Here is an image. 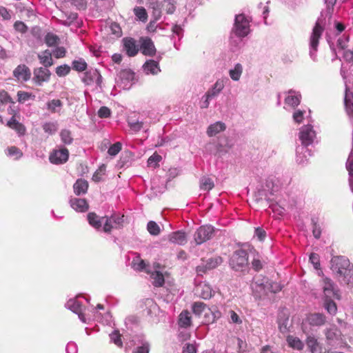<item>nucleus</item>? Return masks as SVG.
Masks as SVG:
<instances>
[{"mask_svg":"<svg viewBox=\"0 0 353 353\" xmlns=\"http://www.w3.org/2000/svg\"><path fill=\"white\" fill-rule=\"evenodd\" d=\"M331 269L333 272L346 284L353 283V265L345 256H334L331 259Z\"/></svg>","mask_w":353,"mask_h":353,"instance_id":"1","label":"nucleus"},{"mask_svg":"<svg viewBox=\"0 0 353 353\" xmlns=\"http://www.w3.org/2000/svg\"><path fill=\"white\" fill-rule=\"evenodd\" d=\"M248 256L243 249L234 251L230 259V266L236 272H244L248 270Z\"/></svg>","mask_w":353,"mask_h":353,"instance_id":"2","label":"nucleus"},{"mask_svg":"<svg viewBox=\"0 0 353 353\" xmlns=\"http://www.w3.org/2000/svg\"><path fill=\"white\" fill-rule=\"evenodd\" d=\"M233 32L239 37H244L250 32V21L244 14L236 16Z\"/></svg>","mask_w":353,"mask_h":353,"instance_id":"3","label":"nucleus"},{"mask_svg":"<svg viewBox=\"0 0 353 353\" xmlns=\"http://www.w3.org/2000/svg\"><path fill=\"white\" fill-rule=\"evenodd\" d=\"M323 28L321 26V20L318 19L313 28L310 41V55L312 59H315V52L317 51L319 40L322 34Z\"/></svg>","mask_w":353,"mask_h":353,"instance_id":"4","label":"nucleus"},{"mask_svg":"<svg viewBox=\"0 0 353 353\" xmlns=\"http://www.w3.org/2000/svg\"><path fill=\"white\" fill-rule=\"evenodd\" d=\"M134 80V73L131 70H121L117 78V85L123 89L128 90L133 84Z\"/></svg>","mask_w":353,"mask_h":353,"instance_id":"5","label":"nucleus"},{"mask_svg":"<svg viewBox=\"0 0 353 353\" xmlns=\"http://www.w3.org/2000/svg\"><path fill=\"white\" fill-rule=\"evenodd\" d=\"M214 228L211 225H202L197 229L194 234V239L197 245H200L211 239Z\"/></svg>","mask_w":353,"mask_h":353,"instance_id":"6","label":"nucleus"},{"mask_svg":"<svg viewBox=\"0 0 353 353\" xmlns=\"http://www.w3.org/2000/svg\"><path fill=\"white\" fill-rule=\"evenodd\" d=\"M315 138L316 133L311 125H306L301 128L299 132V139L304 147H307L312 144Z\"/></svg>","mask_w":353,"mask_h":353,"instance_id":"7","label":"nucleus"},{"mask_svg":"<svg viewBox=\"0 0 353 353\" xmlns=\"http://www.w3.org/2000/svg\"><path fill=\"white\" fill-rule=\"evenodd\" d=\"M102 219H105L103 227V232L109 233L114 228H119L123 223V216L114 214L111 216H104Z\"/></svg>","mask_w":353,"mask_h":353,"instance_id":"8","label":"nucleus"},{"mask_svg":"<svg viewBox=\"0 0 353 353\" xmlns=\"http://www.w3.org/2000/svg\"><path fill=\"white\" fill-rule=\"evenodd\" d=\"M69 157V151L65 148H60L54 149L51 152L49 157L50 161L53 164H63L65 163Z\"/></svg>","mask_w":353,"mask_h":353,"instance_id":"9","label":"nucleus"},{"mask_svg":"<svg viewBox=\"0 0 353 353\" xmlns=\"http://www.w3.org/2000/svg\"><path fill=\"white\" fill-rule=\"evenodd\" d=\"M268 279L265 277H255L251 285L253 292L256 296L261 297L267 294Z\"/></svg>","mask_w":353,"mask_h":353,"instance_id":"10","label":"nucleus"},{"mask_svg":"<svg viewBox=\"0 0 353 353\" xmlns=\"http://www.w3.org/2000/svg\"><path fill=\"white\" fill-rule=\"evenodd\" d=\"M82 81L88 85L96 83L97 86H101L102 83V77L97 70H90L83 74Z\"/></svg>","mask_w":353,"mask_h":353,"instance_id":"11","label":"nucleus"},{"mask_svg":"<svg viewBox=\"0 0 353 353\" xmlns=\"http://www.w3.org/2000/svg\"><path fill=\"white\" fill-rule=\"evenodd\" d=\"M322 288L325 298L339 299V295L334 283L329 278L322 279Z\"/></svg>","mask_w":353,"mask_h":353,"instance_id":"12","label":"nucleus"},{"mask_svg":"<svg viewBox=\"0 0 353 353\" xmlns=\"http://www.w3.org/2000/svg\"><path fill=\"white\" fill-rule=\"evenodd\" d=\"M33 81L37 85H41L43 83L48 82L50 79L51 72L47 68H37L33 72Z\"/></svg>","mask_w":353,"mask_h":353,"instance_id":"13","label":"nucleus"},{"mask_svg":"<svg viewBox=\"0 0 353 353\" xmlns=\"http://www.w3.org/2000/svg\"><path fill=\"white\" fill-rule=\"evenodd\" d=\"M223 259L221 256H215L208 259L205 263L197 266L196 272L199 274L204 273L207 270L216 268L221 264Z\"/></svg>","mask_w":353,"mask_h":353,"instance_id":"14","label":"nucleus"},{"mask_svg":"<svg viewBox=\"0 0 353 353\" xmlns=\"http://www.w3.org/2000/svg\"><path fill=\"white\" fill-rule=\"evenodd\" d=\"M13 76L19 81H27L30 79L31 77L30 70L24 64L19 65L14 70Z\"/></svg>","mask_w":353,"mask_h":353,"instance_id":"15","label":"nucleus"},{"mask_svg":"<svg viewBox=\"0 0 353 353\" xmlns=\"http://www.w3.org/2000/svg\"><path fill=\"white\" fill-rule=\"evenodd\" d=\"M305 344L311 353H323L322 345L314 335L307 334Z\"/></svg>","mask_w":353,"mask_h":353,"instance_id":"16","label":"nucleus"},{"mask_svg":"<svg viewBox=\"0 0 353 353\" xmlns=\"http://www.w3.org/2000/svg\"><path fill=\"white\" fill-rule=\"evenodd\" d=\"M65 306L68 309L72 311L74 313L78 314L79 319L83 322L85 323V318L83 314V311L84 310V307L82 305L75 299H70L65 304Z\"/></svg>","mask_w":353,"mask_h":353,"instance_id":"17","label":"nucleus"},{"mask_svg":"<svg viewBox=\"0 0 353 353\" xmlns=\"http://www.w3.org/2000/svg\"><path fill=\"white\" fill-rule=\"evenodd\" d=\"M141 52L147 56H153L156 52V48L151 39L142 37L140 39Z\"/></svg>","mask_w":353,"mask_h":353,"instance_id":"18","label":"nucleus"},{"mask_svg":"<svg viewBox=\"0 0 353 353\" xmlns=\"http://www.w3.org/2000/svg\"><path fill=\"white\" fill-rule=\"evenodd\" d=\"M123 41V48L126 52V54L129 57L135 56L139 52V48L136 44L135 40L132 38H125Z\"/></svg>","mask_w":353,"mask_h":353,"instance_id":"19","label":"nucleus"},{"mask_svg":"<svg viewBox=\"0 0 353 353\" xmlns=\"http://www.w3.org/2000/svg\"><path fill=\"white\" fill-rule=\"evenodd\" d=\"M306 321L311 326L320 327L325 324L326 318L323 314L313 313L307 316Z\"/></svg>","mask_w":353,"mask_h":353,"instance_id":"20","label":"nucleus"},{"mask_svg":"<svg viewBox=\"0 0 353 353\" xmlns=\"http://www.w3.org/2000/svg\"><path fill=\"white\" fill-rule=\"evenodd\" d=\"M168 239L170 242L180 245H183L187 242L185 233L181 230L170 233L168 236Z\"/></svg>","mask_w":353,"mask_h":353,"instance_id":"21","label":"nucleus"},{"mask_svg":"<svg viewBox=\"0 0 353 353\" xmlns=\"http://www.w3.org/2000/svg\"><path fill=\"white\" fill-rule=\"evenodd\" d=\"M70 206L76 211L83 212L88 210V204L85 199L71 198L70 199Z\"/></svg>","mask_w":353,"mask_h":353,"instance_id":"22","label":"nucleus"},{"mask_svg":"<svg viewBox=\"0 0 353 353\" xmlns=\"http://www.w3.org/2000/svg\"><path fill=\"white\" fill-rule=\"evenodd\" d=\"M324 334L329 343H331L335 341H338L340 339L341 334V331L335 325H333L330 328H326L324 330Z\"/></svg>","mask_w":353,"mask_h":353,"instance_id":"23","label":"nucleus"},{"mask_svg":"<svg viewBox=\"0 0 353 353\" xmlns=\"http://www.w3.org/2000/svg\"><path fill=\"white\" fill-rule=\"evenodd\" d=\"M223 88V81L221 80H218L214 83L213 87L206 92L203 97H208V99H212L219 95V94L221 92Z\"/></svg>","mask_w":353,"mask_h":353,"instance_id":"24","label":"nucleus"},{"mask_svg":"<svg viewBox=\"0 0 353 353\" xmlns=\"http://www.w3.org/2000/svg\"><path fill=\"white\" fill-rule=\"evenodd\" d=\"M144 72L147 74H157L161 70L159 66V63L154 60L147 61L143 66Z\"/></svg>","mask_w":353,"mask_h":353,"instance_id":"25","label":"nucleus"},{"mask_svg":"<svg viewBox=\"0 0 353 353\" xmlns=\"http://www.w3.org/2000/svg\"><path fill=\"white\" fill-rule=\"evenodd\" d=\"M226 128V126L224 123L221 121H217L213 124H211L207 130V134L209 137L215 136L216 134L224 131Z\"/></svg>","mask_w":353,"mask_h":353,"instance_id":"26","label":"nucleus"},{"mask_svg":"<svg viewBox=\"0 0 353 353\" xmlns=\"http://www.w3.org/2000/svg\"><path fill=\"white\" fill-rule=\"evenodd\" d=\"M38 59L40 63L44 65V68H48L53 65L52 53L48 50L39 53L38 54Z\"/></svg>","mask_w":353,"mask_h":353,"instance_id":"27","label":"nucleus"},{"mask_svg":"<svg viewBox=\"0 0 353 353\" xmlns=\"http://www.w3.org/2000/svg\"><path fill=\"white\" fill-rule=\"evenodd\" d=\"M192 317L190 312L188 310H183L179 314V325L181 327L187 328L191 325Z\"/></svg>","mask_w":353,"mask_h":353,"instance_id":"28","label":"nucleus"},{"mask_svg":"<svg viewBox=\"0 0 353 353\" xmlns=\"http://www.w3.org/2000/svg\"><path fill=\"white\" fill-rule=\"evenodd\" d=\"M74 192L77 195L85 194L88 188V183L84 179H78L73 185Z\"/></svg>","mask_w":353,"mask_h":353,"instance_id":"29","label":"nucleus"},{"mask_svg":"<svg viewBox=\"0 0 353 353\" xmlns=\"http://www.w3.org/2000/svg\"><path fill=\"white\" fill-rule=\"evenodd\" d=\"M288 93L289 95L285 99V104L293 108L297 106L300 103L301 95L292 90H290Z\"/></svg>","mask_w":353,"mask_h":353,"instance_id":"30","label":"nucleus"},{"mask_svg":"<svg viewBox=\"0 0 353 353\" xmlns=\"http://www.w3.org/2000/svg\"><path fill=\"white\" fill-rule=\"evenodd\" d=\"M287 342L290 347L298 350H302L304 347L303 342L296 336H288Z\"/></svg>","mask_w":353,"mask_h":353,"instance_id":"31","label":"nucleus"},{"mask_svg":"<svg viewBox=\"0 0 353 353\" xmlns=\"http://www.w3.org/2000/svg\"><path fill=\"white\" fill-rule=\"evenodd\" d=\"M159 5L162 10V13L164 12L167 14H172L175 10V6L171 0H164L159 1Z\"/></svg>","mask_w":353,"mask_h":353,"instance_id":"32","label":"nucleus"},{"mask_svg":"<svg viewBox=\"0 0 353 353\" xmlns=\"http://www.w3.org/2000/svg\"><path fill=\"white\" fill-rule=\"evenodd\" d=\"M214 186L213 180L209 176H202L199 181V187L201 190L210 191Z\"/></svg>","mask_w":353,"mask_h":353,"instance_id":"33","label":"nucleus"},{"mask_svg":"<svg viewBox=\"0 0 353 353\" xmlns=\"http://www.w3.org/2000/svg\"><path fill=\"white\" fill-rule=\"evenodd\" d=\"M150 8L152 9V16L154 19L153 21L150 22V23H152V22H156L159 20L161 18L163 13L158 1L151 2Z\"/></svg>","mask_w":353,"mask_h":353,"instance_id":"34","label":"nucleus"},{"mask_svg":"<svg viewBox=\"0 0 353 353\" xmlns=\"http://www.w3.org/2000/svg\"><path fill=\"white\" fill-rule=\"evenodd\" d=\"M63 105L62 102L59 99H52L47 102V109L52 113L59 112Z\"/></svg>","mask_w":353,"mask_h":353,"instance_id":"35","label":"nucleus"},{"mask_svg":"<svg viewBox=\"0 0 353 353\" xmlns=\"http://www.w3.org/2000/svg\"><path fill=\"white\" fill-rule=\"evenodd\" d=\"M265 261L262 259L260 254L256 252L254 254L253 259L251 262L252 268L254 270L259 272L263 269Z\"/></svg>","mask_w":353,"mask_h":353,"instance_id":"36","label":"nucleus"},{"mask_svg":"<svg viewBox=\"0 0 353 353\" xmlns=\"http://www.w3.org/2000/svg\"><path fill=\"white\" fill-rule=\"evenodd\" d=\"M60 138L61 142L65 145H70L73 142L72 132L68 129H63L60 132Z\"/></svg>","mask_w":353,"mask_h":353,"instance_id":"37","label":"nucleus"},{"mask_svg":"<svg viewBox=\"0 0 353 353\" xmlns=\"http://www.w3.org/2000/svg\"><path fill=\"white\" fill-rule=\"evenodd\" d=\"M243 72V67L241 64L236 63L233 69L230 70L229 74L234 81H239Z\"/></svg>","mask_w":353,"mask_h":353,"instance_id":"38","label":"nucleus"},{"mask_svg":"<svg viewBox=\"0 0 353 353\" xmlns=\"http://www.w3.org/2000/svg\"><path fill=\"white\" fill-rule=\"evenodd\" d=\"M152 279V284L155 287H161L164 284L165 280L162 273L159 271H156L151 274Z\"/></svg>","mask_w":353,"mask_h":353,"instance_id":"39","label":"nucleus"},{"mask_svg":"<svg viewBox=\"0 0 353 353\" xmlns=\"http://www.w3.org/2000/svg\"><path fill=\"white\" fill-rule=\"evenodd\" d=\"M88 220L89 223L94 228L99 229L101 227V221L95 213H88Z\"/></svg>","mask_w":353,"mask_h":353,"instance_id":"40","label":"nucleus"},{"mask_svg":"<svg viewBox=\"0 0 353 353\" xmlns=\"http://www.w3.org/2000/svg\"><path fill=\"white\" fill-rule=\"evenodd\" d=\"M34 98L35 96L32 93L21 90L17 92V101L21 103H24L30 99L34 100Z\"/></svg>","mask_w":353,"mask_h":353,"instance_id":"41","label":"nucleus"},{"mask_svg":"<svg viewBox=\"0 0 353 353\" xmlns=\"http://www.w3.org/2000/svg\"><path fill=\"white\" fill-rule=\"evenodd\" d=\"M207 308V305L201 301L194 302L192 306L193 313L198 316H200Z\"/></svg>","mask_w":353,"mask_h":353,"instance_id":"42","label":"nucleus"},{"mask_svg":"<svg viewBox=\"0 0 353 353\" xmlns=\"http://www.w3.org/2000/svg\"><path fill=\"white\" fill-rule=\"evenodd\" d=\"M43 130L48 134H54L58 130V124L56 122H46L42 125Z\"/></svg>","mask_w":353,"mask_h":353,"instance_id":"43","label":"nucleus"},{"mask_svg":"<svg viewBox=\"0 0 353 353\" xmlns=\"http://www.w3.org/2000/svg\"><path fill=\"white\" fill-rule=\"evenodd\" d=\"M72 68L78 72L85 71L87 68V63L84 59L80 58L74 60L72 63Z\"/></svg>","mask_w":353,"mask_h":353,"instance_id":"44","label":"nucleus"},{"mask_svg":"<svg viewBox=\"0 0 353 353\" xmlns=\"http://www.w3.org/2000/svg\"><path fill=\"white\" fill-rule=\"evenodd\" d=\"M346 168L347 170L349 172L350 179H349V183L350 186L352 190V192H353V159L352 156H349L347 163H346Z\"/></svg>","mask_w":353,"mask_h":353,"instance_id":"45","label":"nucleus"},{"mask_svg":"<svg viewBox=\"0 0 353 353\" xmlns=\"http://www.w3.org/2000/svg\"><path fill=\"white\" fill-rule=\"evenodd\" d=\"M332 298L325 299V307L330 314H335L337 310L336 303L332 300Z\"/></svg>","mask_w":353,"mask_h":353,"instance_id":"46","label":"nucleus"},{"mask_svg":"<svg viewBox=\"0 0 353 353\" xmlns=\"http://www.w3.org/2000/svg\"><path fill=\"white\" fill-rule=\"evenodd\" d=\"M147 230L151 235L157 236L161 232V229L157 223L153 221H150L147 225Z\"/></svg>","mask_w":353,"mask_h":353,"instance_id":"47","label":"nucleus"},{"mask_svg":"<svg viewBox=\"0 0 353 353\" xmlns=\"http://www.w3.org/2000/svg\"><path fill=\"white\" fill-rule=\"evenodd\" d=\"M128 124L130 128L136 132L140 131L143 125V123L142 121H135L131 118L128 119Z\"/></svg>","mask_w":353,"mask_h":353,"instance_id":"48","label":"nucleus"},{"mask_svg":"<svg viewBox=\"0 0 353 353\" xmlns=\"http://www.w3.org/2000/svg\"><path fill=\"white\" fill-rule=\"evenodd\" d=\"M59 37L53 33L48 32L45 37V42L48 46H54L57 44Z\"/></svg>","mask_w":353,"mask_h":353,"instance_id":"49","label":"nucleus"},{"mask_svg":"<svg viewBox=\"0 0 353 353\" xmlns=\"http://www.w3.org/2000/svg\"><path fill=\"white\" fill-rule=\"evenodd\" d=\"M134 14L136 17L141 21H146L148 14L145 9L143 7H137L134 8Z\"/></svg>","mask_w":353,"mask_h":353,"instance_id":"50","label":"nucleus"},{"mask_svg":"<svg viewBox=\"0 0 353 353\" xmlns=\"http://www.w3.org/2000/svg\"><path fill=\"white\" fill-rule=\"evenodd\" d=\"M161 159L162 157L161 155L157 153H154L148 159V165L150 167L156 168L158 165V163L161 161Z\"/></svg>","mask_w":353,"mask_h":353,"instance_id":"51","label":"nucleus"},{"mask_svg":"<svg viewBox=\"0 0 353 353\" xmlns=\"http://www.w3.org/2000/svg\"><path fill=\"white\" fill-rule=\"evenodd\" d=\"M201 288H202L201 292L200 294V296L204 299H208L212 297V290L210 285L207 284H203L201 285Z\"/></svg>","mask_w":353,"mask_h":353,"instance_id":"52","label":"nucleus"},{"mask_svg":"<svg viewBox=\"0 0 353 353\" xmlns=\"http://www.w3.org/2000/svg\"><path fill=\"white\" fill-rule=\"evenodd\" d=\"M65 19L62 20V24L70 26L77 19V14L75 12L65 13Z\"/></svg>","mask_w":353,"mask_h":353,"instance_id":"53","label":"nucleus"},{"mask_svg":"<svg viewBox=\"0 0 353 353\" xmlns=\"http://www.w3.org/2000/svg\"><path fill=\"white\" fill-rule=\"evenodd\" d=\"M349 42V37L343 34L337 41V46L339 48L345 50L347 49Z\"/></svg>","mask_w":353,"mask_h":353,"instance_id":"54","label":"nucleus"},{"mask_svg":"<svg viewBox=\"0 0 353 353\" xmlns=\"http://www.w3.org/2000/svg\"><path fill=\"white\" fill-rule=\"evenodd\" d=\"M149 351L150 344L147 341H143L133 350L132 353H149Z\"/></svg>","mask_w":353,"mask_h":353,"instance_id":"55","label":"nucleus"},{"mask_svg":"<svg viewBox=\"0 0 353 353\" xmlns=\"http://www.w3.org/2000/svg\"><path fill=\"white\" fill-rule=\"evenodd\" d=\"M70 71V67L68 65H59L56 68V73L59 77H65Z\"/></svg>","mask_w":353,"mask_h":353,"instance_id":"56","label":"nucleus"},{"mask_svg":"<svg viewBox=\"0 0 353 353\" xmlns=\"http://www.w3.org/2000/svg\"><path fill=\"white\" fill-rule=\"evenodd\" d=\"M110 340L112 342H113L115 345H117L118 347H122V341L121 339V334H119V332L117 330H115L112 334H110Z\"/></svg>","mask_w":353,"mask_h":353,"instance_id":"57","label":"nucleus"},{"mask_svg":"<svg viewBox=\"0 0 353 353\" xmlns=\"http://www.w3.org/2000/svg\"><path fill=\"white\" fill-rule=\"evenodd\" d=\"M121 143L117 142L109 148L108 152L110 156H115L121 151Z\"/></svg>","mask_w":353,"mask_h":353,"instance_id":"58","label":"nucleus"},{"mask_svg":"<svg viewBox=\"0 0 353 353\" xmlns=\"http://www.w3.org/2000/svg\"><path fill=\"white\" fill-rule=\"evenodd\" d=\"M281 290L280 285L277 283L270 282L268 280L267 283V293L268 292H273L276 293Z\"/></svg>","mask_w":353,"mask_h":353,"instance_id":"59","label":"nucleus"},{"mask_svg":"<svg viewBox=\"0 0 353 353\" xmlns=\"http://www.w3.org/2000/svg\"><path fill=\"white\" fill-rule=\"evenodd\" d=\"M14 28L15 29L16 31L23 34L26 33L28 29V26L23 21H17L14 23Z\"/></svg>","mask_w":353,"mask_h":353,"instance_id":"60","label":"nucleus"},{"mask_svg":"<svg viewBox=\"0 0 353 353\" xmlns=\"http://www.w3.org/2000/svg\"><path fill=\"white\" fill-rule=\"evenodd\" d=\"M8 154L11 157H14L15 159H19L22 156V152L17 147L12 146L8 149Z\"/></svg>","mask_w":353,"mask_h":353,"instance_id":"61","label":"nucleus"},{"mask_svg":"<svg viewBox=\"0 0 353 353\" xmlns=\"http://www.w3.org/2000/svg\"><path fill=\"white\" fill-rule=\"evenodd\" d=\"M310 261L313 265L314 268L316 270H318L320 268V260L319 256L316 253H312L310 256Z\"/></svg>","mask_w":353,"mask_h":353,"instance_id":"62","label":"nucleus"},{"mask_svg":"<svg viewBox=\"0 0 353 353\" xmlns=\"http://www.w3.org/2000/svg\"><path fill=\"white\" fill-rule=\"evenodd\" d=\"M132 268L136 270H143L145 268V264L143 260L137 259L132 261Z\"/></svg>","mask_w":353,"mask_h":353,"instance_id":"63","label":"nucleus"},{"mask_svg":"<svg viewBox=\"0 0 353 353\" xmlns=\"http://www.w3.org/2000/svg\"><path fill=\"white\" fill-rule=\"evenodd\" d=\"M111 111L110 110L105 106H102L98 111V116L100 118H108L110 116Z\"/></svg>","mask_w":353,"mask_h":353,"instance_id":"64","label":"nucleus"}]
</instances>
